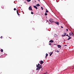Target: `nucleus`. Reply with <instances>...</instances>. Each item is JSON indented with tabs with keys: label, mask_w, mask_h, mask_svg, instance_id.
<instances>
[{
	"label": "nucleus",
	"mask_w": 74,
	"mask_h": 74,
	"mask_svg": "<svg viewBox=\"0 0 74 74\" xmlns=\"http://www.w3.org/2000/svg\"><path fill=\"white\" fill-rule=\"evenodd\" d=\"M55 51L57 52H59V51H58L57 49L55 50Z\"/></svg>",
	"instance_id": "obj_13"
},
{
	"label": "nucleus",
	"mask_w": 74,
	"mask_h": 74,
	"mask_svg": "<svg viewBox=\"0 0 74 74\" xmlns=\"http://www.w3.org/2000/svg\"><path fill=\"white\" fill-rule=\"evenodd\" d=\"M54 45H55V44H54Z\"/></svg>",
	"instance_id": "obj_38"
},
{
	"label": "nucleus",
	"mask_w": 74,
	"mask_h": 74,
	"mask_svg": "<svg viewBox=\"0 0 74 74\" xmlns=\"http://www.w3.org/2000/svg\"><path fill=\"white\" fill-rule=\"evenodd\" d=\"M49 45H52V44L51 43H49Z\"/></svg>",
	"instance_id": "obj_22"
},
{
	"label": "nucleus",
	"mask_w": 74,
	"mask_h": 74,
	"mask_svg": "<svg viewBox=\"0 0 74 74\" xmlns=\"http://www.w3.org/2000/svg\"><path fill=\"white\" fill-rule=\"evenodd\" d=\"M16 8H14V11H16Z\"/></svg>",
	"instance_id": "obj_23"
},
{
	"label": "nucleus",
	"mask_w": 74,
	"mask_h": 74,
	"mask_svg": "<svg viewBox=\"0 0 74 74\" xmlns=\"http://www.w3.org/2000/svg\"><path fill=\"white\" fill-rule=\"evenodd\" d=\"M55 23H56V24H57V25H59V23L58 22H55Z\"/></svg>",
	"instance_id": "obj_9"
},
{
	"label": "nucleus",
	"mask_w": 74,
	"mask_h": 74,
	"mask_svg": "<svg viewBox=\"0 0 74 74\" xmlns=\"http://www.w3.org/2000/svg\"><path fill=\"white\" fill-rule=\"evenodd\" d=\"M64 46H67V45H65Z\"/></svg>",
	"instance_id": "obj_34"
},
{
	"label": "nucleus",
	"mask_w": 74,
	"mask_h": 74,
	"mask_svg": "<svg viewBox=\"0 0 74 74\" xmlns=\"http://www.w3.org/2000/svg\"><path fill=\"white\" fill-rule=\"evenodd\" d=\"M33 7H34V8H36V10H37L38 8H37V7L36 6H34V5L33 6Z\"/></svg>",
	"instance_id": "obj_10"
},
{
	"label": "nucleus",
	"mask_w": 74,
	"mask_h": 74,
	"mask_svg": "<svg viewBox=\"0 0 74 74\" xmlns=\"http://www.w3.org/2000/svg\"><path fill=\"white\" fill-rule=\"evenodd\" d=\"M66 30L67 32H68V29H66Z\"/></svg>",
	"instance_id": "obj_26"
},
{
	"label": "nucleus",
	"mask_w": 74,
	"mask_h": 74,
	"mask_svg": "<svg viewBox=\"0 0 74 74\" xmlns=\"http://www.w3.org/2000/svg\"><path fill=\"white\" fill-rule=\"evenodd\" d=\"M56 34H55L54 35L55 37H56Z\"/></svg>",
	"instance_id": "obj_29"
},
{
	"label": "nucleus",
	"mask_w": 74,
	"mask_h": 74,
	"mask_svg": "<svg viewBox=\"0 0 74 74\" xmlns=\"http://www.w3.org/2000/svg\"><path fill=\"white\" fill-rule=\"evenodd\" d=\"M68 37H69V38H70V36H68Z\"/></svg>",
	"instance_id": "obj_32"
},
{
	"label": "nucleus",
	"mask_w": 74,
	"mask_h": 74,
	"mask_svg": "<svg viewBox=\"0 0 74 74\" xmlns=\"http://www.w3.org/2000/svg\"><path fill=\"white\" fill-rule=\"evenodd\" d=\"M36 67H37L36 69V70L39 71L41 68L42 70V65H40L38 63V64H36Z\"/></svg>",
	"instance_id": "obj_1"
},
{
	"label": "nucleus",
	"mask_w": 74,
	"mask_h": 74,
	"mask_svg": "<svg viewBox=\"0 0 74 74\" xmlns=\"http://www.w3.org/2000/svg\"><path fill=\"white\" fill-rule=\"evenodd\" d=\"M61 28H63V26H61Z\"/></svg>",
	"instance_id": "obj_27"
},
{
	"label": "nucleus",
	"mask_w": 74,
	"mask_h": 74,
	"mask_svg": "<svg viewBox=\"0 0 74 74\" xmlns=\"http://www.w3.org/2000/svg\"><path fill=\"white\" fill-rule=\"evenodd\" d=\"M71 38V37H70L69 38H68V39H67L68 40H70Z\"/></svg>",
	"instance_id": "obj_15"
},
{
	"label": "nucleus",
	"mask_w": 74,
	"mask_h": 74,
	"mask_svg": "<svg viewBox=\"0 0 74 74\" xmlns=\"http://www.w3.org/2000/svg\"><path fill=\"white\" fill-rule=\"evenodd\" d=\"M66 33H64V35H62V37H64L66 36Z\"/></svg>",
	"instance_id": "obj_7"
},
{
	"label": "nucleus",
	"mask_w": 74,
	"mask_h": 74,
	"mask_svg": "<svg viewBox=\"0 0 74 74\" xmlns=\"http://www.w3.org/2000/svg\"><path fill=\"white\" fill-rule=\"evenodd\" d=\"M27 1L28 2H30V1H31V0H27Z\"/></svg>",
	"instance_id": "obj_18"
},
{
	"label": "nucleus",
	"mask_w": 74,
	"mask_h": 74,
	"mask_svg": "<svg viewBox=\"0 0 74 74\" xmlns=\"http://www.w3.org/2000/svg\"><path fill=\"white\" fill-rule=\"evenodd\" d=\"M45 15H46V16H47V15H48V14H47V13H46L45 14Z\"/></svg>",
	"instance_id": "obj_20"
},
{
	"label": "nucleus",
	"mask_w": 74,
	"mask_h": 74,
	"mask_svg": "<svg viewBox=\"0 0 74 74\" xmlns=\"http://www.w3.org/2000/svg\"><path fill=\"white\" fill-rule=\"evenodd\" d=\"M41 9L42 10H43V8L42 7H41Z\"/></svg>",
	"instance_id": "obj_21"
},
{
	"label": "nucleus",
	"mask_w": 74,
	"mask_h": 74,
	"mask_svg": "<svg viewBox=\"0 0 74 74\" xmlns=\"http://www.w3.org/2000/svg\"><path fill=\"white\" fill-rule=\"evenodd\" d=\"M47 22H48V21L47 20Z\"/></svg>",
	"instance_id": "obj_37"
},
{
	"label": "nucleus",
	"mask_w": 74,
	"mask_h": 74,
	"mask_svg": "<svg viewBox=\"0 0 74 74\" xmlns=\"http://www.w3.org/2000/svg\"><path fill=\"white\" fill-rule=\"evenodd\" d=\"M49 12L48 11V10H47V9H46V12Z\"/></svg>",
	"instance_id": "obj_14"
},
{
	"label": "nucleus",
	"mask_w": 74,
	"mask_h": 74,
	"mask_svg": "<svg viewBox=\"0 0 74 74\" xmlns=\"http://www.w3.org/2000/svg\"><path fill=\"white\" fill-rule=\"evenodd\" d=\"M34 2H35V3H36V1H34Z\"/></svg>",
	"instance_id": "obj_28"
},
{
	"label": "nucleus",
	"mask_w": 74,
	"mask_h": 74,
	"mask_svg": "<svg viewBox=\"0 0 74 74\" xmlns=\"http://www.w3.org/2000/svg\"><path fill=\"white\" fill-rule=\"evenodd\" d=\"M53 53V52H50V53H49V54H50V56H51V55H52Z\"/></svg>",
	"instance_id": "obj_4"
},
{
	"label": "nucleus",
	"mask_w": 74,
	"mask_h": 74,
	"mask_svg": "<svg viewBox=\"0 0 74 74\" xmlns=\"http://www.w3.org/2000/svg\"><path fill=\"white\" fill-rule=\"evenodd\" d=\"M25 3H26V2L25 1Z\"/></svg>",
	"instance_id": "obj_35"
},
{
	"label": "nucleus",
	"mask_w": 74,
	"mask_h": 74,
	"mask_svg": "<svg viewBox=\"0 0 74 74\" xmlns=\"http://www.w3.org/2000/svg\"><path fill=\"white\" fill-rule=\"evenodd\" d=\"M1 52H3V49H1Z\"/></svg>",
	"instance_id": "obj_19"
},
{
	"label": "nucleus",
	"mask_w": 74,
	"mask_h": 74,
	"mask_svg": "<svg viewBox=\"0 0 74 74\" xmlns=\"http://www.w3.org/2000/svg\"><path fill=\"white\" fill-rule=\"evenodd\" d=\"M31 14H33V12H31Z\"/></svg>",
	"instance_id": "obj_24"
},
{
	"label": "nucleus",
	"mask_w": 74,
	"mask_h": 74,
	"mask_svg": "<svg viewBox=\"0 0 74 74\" xmlns=\"http://www.w3.org/2000/svg\"><path fill=\"white\" fill-rule=\"evenodd\" d=\"M57 46L58 47V48H61V47H62V46L60 45H58Z\"/></svg>",
	"instance_id": "obj_5"
},
{
	"label": "nucleus",
	"mask_w": 74,
	"mask_h": 74,
	"mask_svg": "<svg viewBox=\"0 0 74 74\" xmlns=\"http://www.w3.org/2000/svg\"><path fill=\"white\" fill-rule=\"evenodd\" d=\"M48 56V54H47V53H46V56H45V58H46L47 56Z\"/></svg>",
	"instance_id": "obj_16"
},
{
	"label": "nucleus",
	"mask_w": 74,
	"mask_h": 74,
	"mask_svg": "<svg viewBox=\"0 0 74 74\" xmlns=\"http://www.w3.org/2000/svg\"><path fill=\"white\" fill-rule=\"evenodd\" d=\"M38 1H40V0H38Z\"/></svg>",
	"instance_id": "obj_33"
},
{
	"label": "nucleus",
	"mask_w": 74,
	"mask_h": 74,
	"mask_svg": "<svg viewBox=\"0 0 74 74\" xmlns=\"http://www.w3.org/2000/svg\"><path fill=\"white\" fill-rule=\"evenodd\" d=\"M74 69V67L72 69Z\"/></svg>",
	"instance_id": "obj_36"
},
{
	"label": "nucleus",
	"mask_w": 74,
	"mask_h": 74,
	"mask_svg": "<svg viewBox=\"0 0 74 74\" xmlns=\"http://www.w3.org/2000/svg\"><path fill=\"white\" fill-rule=\"evenodd\" d=\"M49 21L50 22H51V23H52V22H53V19H52V18H50V19L49 20Z\"/></svg>",
	"instance_id": "obj_3"
},
{
	"label": "nucleus",
	"mask_w": 74,
	"mask_h": 74,
	"mask_svg": "<svg viewBox=\"0 0 74 74\" xmlns=\"http://www.w3.org/2000/svg\"><path fill=\"white\" fill-rule=\"evenodd\" d=\"M69 35L71 37V36H74V34H73V33L71 32L69 33Z\"/></svg>",
	"instance_id": "obj_2"
},
{
	"label": "nucleus",
	"mask_w": 74,
	"mask_h": 74,
	"mask_svg": "<svg viewBox=\"0 0 74 74\" xmlns=\"http://www.w3.org/2000/svg\"><path fill=\"white\" fill-rule=\"evenodd\" d=\"M17 13L18 16H20V14H19V12L18 11V10H17Z\"/></svg>",
	"instance_id": "obj_11"
},
{
	"label": "nucleus",
	"mask_w": 74,
	"mask_h": 74,
	"mask_svg": "<svg viewBox=\"0 0 74 74\" xmlns=\"http://www.w3.org/2000/svg\"><path fill=\"white\" fill-rule=\"evenodd\" d=\"M0 38H2V36H1V37H0Z\"/></svg>",
	"instance_id": "obj_30"
},
{
	"label": "nucleus",
	"mask_w": 74,
	"mask_h": 74,
	"mask_svg": "<svg viewBox=\"0 0 74 74\" xmlns=\"http://www.w3.org/2000/svg\"><path fill=\"white\" fill-rule=\"evenodd\" d=\"M36 6H40V5H39V4H36Z\"/></svg>",
	"instance_id": "obj_17"
},
{
	"label": "nucleus",
	"mask_w": 74,
	"mask_h": 74,
	"mask_svg": "<svg viewBox=\"0 0 74 74\" xmlns=\"http://www.w3.org/2000/svg\"><path fill=\"white\" fill-rule=\"evenodd\" d=\"M69 36V35H68V34H67V35H66V36Z\"/></svg>",
	"instance_id": "obj_31"
},
{
	"label": "nucleus",
	"mask_w": 74,
	"mask_h": 74,
	"mask_svg": "<svg viewBox=\"0 0 74 74\" xmlns=\"http://www.w3.org/2000/svg\"><path fill=\"white\" fill-rule=\"evenodd\" d=\"M29 10H32V11H33V10H32V6H30L29 8Z\"/></svg>",
	"instance_id": "obj_8"
},
{
	"label": "nucleus",
	"mask_w": 74,
	"mask_h": 74,
	"mask_svg": "<svg viewBox=\"0 0 74 74\" xmlns=\"http://www.w3.org/2000/svg\"><path fill=\"white\" fill-rule=\"evenodd\" d=\"M2 8H4V6H2Z\"/></svg>",
	"instance_id": "obj_25"
},
{
	"label": "nucleus",
	"mask_w": 74,
	"mask_h": 74,
	"mask_svg": "<svg viewBox=\"0 0 74 74\" xmlns=\"http://www.w3.org/2000/svg\"><path fill=\"white\" fill-rule=\"evenodd\" d=\"M49 42H52H52H53V40H51L49 41Z\"/></svg>",
	"instance_id": "obj_12"
},
{
	"label": "nucleus",
	"mask_w": 74,
	"mask_h": 74,
	"mask_svg": "<svg viewBox=\"0 0 74 74\" xmlns=\"http://www.w3.org/2000/svg\"><path fill=\"white\" fill-rule=\"evenodd\" d=\"M43 63H44V62L42 60H41L40 61V64H43Z\"/></svg>",
	"instance_id": "obj_6"
}]
</instances>
